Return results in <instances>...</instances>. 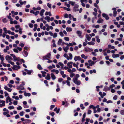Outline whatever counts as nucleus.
Wrapping results in <instances>:
<instances>
[{"label": "nucleus", "mask_w": 124, "mask_h": 124, "mask_svg": "<svg viewBox=\"0 0 124 124\" xmlns=\"http://www.w3.org/2000/svg\"><path fill=\"white\" fill-rule=\"evenodd\" d=\"M69 57L68 56L67 54H64L63 56L65 57L68 60H71L73 57L72 54L71 53H70L69 54Z\"/></svg>", "instance_id": "f257e3e1"}, {"label": "nucleus", "mask_w": 124, "mask_h": 124, "mask_svg": "<svg viewBox=\"0 0 124 124\" xmlns=\"http://www.w3.org/2000/svg\"><path fill=\"white\" fill-rule=\"evenodd\" d=\"M73 81L76 84L78 85H80L81 83L80 81L78 80V78H73Z\"/></svg>", "instance_id": "f03ea898"}, {"label": "nucleus", "mask_w": 124, "mask_h": 124, "mask_svg": "<svg viewBox=\"0 0 124 124\" xmlns=\"http://www.w3.org/2000/svg\"><path fill=\"white\" fill-rule=\"evenodd\" d=\"M51 57V54L49 53L47 54L46 55L43 57V60H48V59L50 58Z\"/></svg>", "instance_id": "7ed1b4c3"}, {"label": "nucleus", "mask_w": 124, "mask_h": 124, "mask_svg": "<svg viewBox=\"0 0 124 124\" xmlns=\"http://www.w3.org/2000/svg\"><path fill=\"white\" fill-rule=\"evenodd\" d=\"M10 55L13 57L14 61H19L20 60V58L19 57H16L15 55L13 54H11Z\"/></svg>", "instance_id": "20e7f679"}, {"label": "nucleus", "mask_w": 124, "mask_h": 124, "mask_svg": "<svg viewBox=\"0 0 124 124\" xmlns=\"http://www.w3.org/2000/svg\"><path fill=\"white\" fill-rule=\"evenodd\" d=\"M85 51L86 52H91L93 51V49L88 47H86L84 48Z\"/></svg>", "instance_id": "39448f33"}, {"label": "nucleus", "mask_w": 124, "mask_h": 124, "mask_svg": "<svg viewBox=\"0 0 124 124\" xmlns=\"http://www.w3.org/2000/svg\"><path fill=\"white\" fill-rule=\"evenodd\" d=\"M76 33L80 38H82L83 37V36L82 35L81 31H77L76 32Z\"/></svg>", "instance_id": "423d86ee"}, {"label": "nucleus", "mask_w": 124, "mask_h": 124, "mask_svg": "<svg viewBox=\"0 0 124 124\" xmlns=\"http://www.w3.org/2000/svg\"><path fill=\"white\" fill-rule=\"evenodd\" d=\"M12 101V100L10 98L9 96H7L6 99V102L8 103L9 102H10Z\"/></svg>", "instance_id": "0eeeda50"}, {"label": "nucleus", "mask_w": 124, "mask_h": 124, "mask_svg": "<svg viewBox=\"0 0 124 124\" xmlns=\"http://www.w3.org/2000/svg\"><path fill=\"white\" fill-rule=\"evenodd\" d=\"M5 101L2 100H0V103H0V107H2L3 106H5Z\"/></svg>", "instance_id": "6e6552de"}, {"label": "nucleus", "mask_w": 124, "mask_h": 124, "mask_svg": "<svg viewBox=\"0 0 124 124\" xmlns=\"http://www.w3.org/2000/svg\"><path fill=\"white\" fill-rule=\"evenodd\" d=\"M73 63L71 61L68 62L67 64V65L69 68H71L72 67V65Z\"/></svg>", "instance_id": "1a4fd4ad"}, {"label": "nucleus", "mask_w": 124, "mask_h": 124, "mask_svg": "<svg viewBox=\"0 0 124 124\" xmlns=\"http://www.w3.org/2000/svg\"><path fill=\"white\" fill-rule=\"evenodd\" d=\"M79 6L77 4H75L73 10L75 11H78L79 10L78 9Z\"/></svg>", "instance_id": "9d476101"}, {"label": "nucleus", "mask_w": 124, "mask_h": 124, "mask_svg": "<svg viewBox=\"0 0 124 124\" xmlns=\"http://www.w3.org/2000/svg\"><path fill=\"white\" fill-rule=\"evenodd\" d=\"M5 59L6 60L8 61L12 60V58L9 55H6L5 57Z\"/></svg>", "instance_id": "9b49d317"}, {"label": "nucleus", "mask_w": 124, "mask_h": 124, "mask_svg": "<svg viewBox=\"0 0 124 124\" xmlns=\"http://www.w3.org/2000/svg\"><path fill=\"white\" fill-rule=\"evenodd\" d=\"M81 57L79 56H75L74 58V59L75 61H79L81 60Z\"/></svg>", "instance_id": "f8f14e48"}, {"label": "nucleus", "mask_w": 124, "mask_h": 124, "mask_svg": "<svg viewBox=\"0 0 124 124\" xmlns=\"http://www.w3.org/2000/svg\"><path fill=\"white\" fill-rule=\"evenodd\" d=\"M112 9L114 11L113 13V16L114 17H115L116 16L117 13V11H116V9L115 8H113Z\"/></svg>", "instance_id": "ddd939ff"}, {"label": "nucleus", "mask_w": 124, "mask_h": 124, "mask_svg": "<svg viewBox=\"0 0 124 124\" xmlns=\"http://www.w3.org/2000/svg\"><path fill=\"white\" fill-rule=\"evenodd\" d=\"M24 70L25 71L27 72V74L29 75H30L31 73L33 72V71L32 70H28L27 69H25Z\"/></svg>", "instance_id": "4468645a"}, {"label": "nucleus", "mask_w": 124, "mask_h": 124, "mask_svg": "<svg viewBox=\"0 0 124 124\" xmlns=\"http://www.w3.org/2000/svg\"><path fill=\"white\" fill-rule=\"evenodd\" d=\"M30 12L31 13L33 14L35 16L37 15L39 13V11H37L36 12H34L33 10H31L30 11Z\"/></svg>", "instance_id": "2eb2a0df"}, {"label": "nucleus", "mask_w": 124, "mask_h": 124, "mask_svg": "<svg viewBox=\"0 0 124 124\" xmlns=\"http://www.w3.org/2000/svg\"><path fill=\"white\" fill-rule=\"evenodd\" d=\"M102 16L105 18L107 20H108L109 19V17L106 14L103 13L102 14Z\"/></svg>", "instance_id": "dca6fc26"}, {"label": "nucleus", "mask_w": 124, "mask_h": 124, "mask_svg": "<svg viewBox=\"0 0 124 124\" xmlns=\"http://www.w3.org/2000/svg\"><path fill=\"white\" fill-rule=\"evenodd\" d=\"M23 55L25 57H27V56H28V53L26 51H23Z\"/></svg>", "instance_id": "f3484780"}, {"label": "nucleus", "mask_w": 124, "mask_h": 124, "mask_svg": "<svg viewBox=\"0 0 124 124\" xmlns=\"http://www.w3.org/2000/svg\"><path fill=\"white\" fill-rule=\"evenodd\" d=\"M110 90V87H108L107 86H104L103 90L105 91H109Z\"/></svg>", "instance_id": "a211bd4d"}, {"label": "nucleus", "mask_w": 124, "mask_h": 124, "mask_svg": "<svg viewBox=\"0 0 124 124\" xmlns=\"http://www.w3.org/2000/svg\"><path fill=\"white\" fill-rule=\"evenodd\" d=\"M4 88L5 89L7 90L8 91L10 92L12 91V89L9 88H8V87L6 86H5L4 87Z\"/></svg>", "instance_id": "6ab92c4d"}, {"label": "nucleus", "mask_w": 124, "mask_h": 124, "mask_svg": "<svg viewBox=\"0 0 124 124\" xmlns=\"http://www.w3.org/2000/svg\"><path fill=\"white\" fill-rule=\"evenodd\" d=\"M17 89L18 90H23L24 89V87L21 85L18 86L17 87Z\"/></svg>", "instance_id": "aec40b11"}, {"label": "nucleus", "mask_w": 124, "mask_h": 124, "mask_svg": "<svg viewBox=\"0 0 124 124\" xmlns=\"http://www.w3.org/2000/svg\"><path fill=\"white\" fill-rule=\"evenodd\" d=\"M112 57L114 58L118 57H119V55L118 54H113L112 55Z\"/></svg>", "instance_id": "412c9836"}, {"label": "nucleus", "mask_w": 124, "mask_h": 124, "mask_svg": "<svg viewBox=\"0 0 124 124\" xmlns=\"http://www.w3.org/2000/svg\"><path fill=\"white\" fill-rule=\"evenodd\" d=\"M103 20L101 18H100L98 19L97 22L98 23H103Z\"/></svg>", "instance_id": "4be33fe9"}, {"label": "nucleus", "mask_w": 124, "mask_h": 124, "mask_svg": "<svg viewBox=\"0 0 124 124\" xmlns=\"http://www.w3.org/2000/svg\"><path fill=\"white\" fill-rule=\"evenodd\" d=\"M20 68V67L19 66H18L16 65H13V67L12 68V69L14 70H17V69H19Z\"/></svg>", "instance_id": "5701e85b"}, {"label": "nucleus", "mask_w": 124, "mask_h": 124, "mask_svg": "<svg viewBox=\"0 0 124 124\" xmlns=\"http://www.w3.org/2000/svg\"><path fill=\"white\" fill-rule=\"evenodd\" d=\"M63 49L64 50V51L66 53L68 51V50L69 49V48L68 46H66L65 47H63Z\"/></svg>", "instance_id": "b1692460"}, {"label": "nucleus", "mask_w": 124, "mask_h": 124, "mask_svg": "<svg viewBox=\"0 0 124 124\" xmlns=\"http://www.w3.org/2000/svg\"><path fill=\"white\" fill-rule=\"evenodd\" d=\"M51 72H55L56 74H58L59 73V71L58 70L53 69L51 70Z\"/></svg>", "instance_id": "393cba45"}, {"label": "nucleus", "mask_w": 124, "mask_h": 124, "mask_svg": "<svg viewBox=\"0 0 124 124\" xmlns=\"http://www.w3.org/2000/svg\"><path fill=\"white\" fill-rule=\"evenodd\" d=\"M45 15L46 16L49 15V16H51L52 15L50 12H48L47 11L46 12Z\"/></svg>", "instance_id": "a878e982"}, {"label": "nucleus", "mask_w": 124, "mask_h": 124, "mask_svg": "<svg viewBox=\"0 0 124 124\" xmlns=\"http://www.w3.org/2000/svg\"><path fill=\"white\" fill-rule=\"evenodd\" d=\"M60 110L59 108L58 109L56 107L54 109V111H56V113L58 114Z\"/></svg>", "instance_id": "bb28decb"}, {"label": "nucleus", "mask_w": 124, "mask_h": 124, "mask_svg": "<svg viewBox=\"0 0 124 124\" xmlns=\"http://www.w3.org/2000/svg\"><path fill=\"white\" fill-rule=\"evenodd\" d=\"M45 12V10L44 9H41L40 12V15L41 16H43V13Z\"/></svg>", "instance_id": "cd10ccee"}, {"label": "nucleus", "mask_w": 124, "mask_h": 124, "mask_svg": "<svg viewBox=\"0 0 124 124\" xmlns=\"http://www.w3.org/2000/svg\"><path fill=\"white\" fill-rule=\"evenodd\" d=\"M45 79L47 80H49L50 79V74L48 73L46 77H45Z\"/></svg>", "instance_id": "c85d7f7f"}, {"label": "nucleus", "mask_w": 124, "mask_h": 124, "mask_svg": "<svg viewBox=\"0 0 124 124\" xmlns=\"http://www.w3.org/2000/svg\"><path fill=\"white\" fill-rule=\"evenodd\" d=\"M51 75L52 78L53 80H54L56 79V77L53 73H52L51 74Z\"/></svg>", "instance_id": "c756f323"}, {"label": "nucleus", "mask_w": 124, "mask_h": 124, "mask_svg": "<svg viewBox=\"0 0 124 124\" xmlns=\"http://www.w3.org/2000/svg\"><path fill=\"white\" fill-rule=\"evenodd\" d=\"M24 95L25 96H28L29 97L31 96V94L30 93H27L25 92H24Z\"/></svg>", "instance_id": "7c9ffc66"}, {"label": "nucleus", "mask_w": 124, "mask_h": 124, "mask_svg": "<svg viewBox=\"0 0 124 124\" xmlns=\"http://www.w3.org/2000/svg\"><path fill=\"white\" fill-rule=\"evenodd\" d=\"M81 56L82 58H84L85 59H87L88 58L87 56H85V55L84 54H82L81 55Z\"/></svg>", "instance_id": "2f4dec72"}, {"label": "nucleus", "mask_w": 124, "mask_h": 124, "mask_svg": "<svg viewBox=\"0 0 124 124\" xmlns=\"http://www.w3.org/2000/svg\"><path fill=\"white\" fill-rule=\"evenodd\" d=\"M89 108H92L93 109H95L96 107L93 105H90L89 107Z\"/></svg>", "instance_id": "473e14b6"}, {"label": "nucleus", "mask_w": 124, "mask_h": 124, "mask_svg": "<svg viewBox=\"0 0 124 124\" xmlns=\"http://www.w3.org/2000/svg\"><path fill=\"white\" fill-rule=\"evenodd\" d=\"M66 30L68 32L71 31H72V29L71 28L67 27L66 28Z\"/></svg>", "instance_id": "72a5a7b5"}, {"label": "nucleus", "mask_w": 124, "mask_h": 124, "mask_svg": "<svg viewBox=\"0 0 124 124\" xmlns=\"http://www.w3.org/2000/svg\"><path fill=\"white\" fill-rule=\"evenodd\" d=\"M62 40L61 39H59L57 43V44L58 45H60L61 44V43H62Z\"/></svg>", "instance_id": "f704fd0d"}, {"label": "nucleus", "mask_w": 124, "mask_h": 124, "mask_svg": "<svg viewBox=\"0 0 124 124\" xmlns=\"http://www.w3.org/2000/svg\"><path fill=\"white\" fill-rule=\"evenodd\" d=\"M86 38L87 39V40H88V41H90L91 39V38L89 36V35L87 34H86Z\"/></svg>", "instance_id": "c9c22d12"}, {"label": "nucleus", "mask_w": 124, "mask_h": 124, "mask_svg": "<svg viewBox=\"0 0 124 124\" xmlns=\"http://www.w3.org/2000/svg\"><path fill=\"white\" fill-rule=\"evenodd\" d=\"M69 3L73 6H74L75 4V2L72 1H69Z\"/></svg>", "instance_id": "e433bc0d"}, {"label": "nucleus", "mask_w": 124, "mask_h": 124, "mask_svg": "<svg viewBox=\"0 0 124 124\" xmlns=\"http://www.w3.org/2000/svg\"><path fill=\"white\" fill-rule=\"evenodd\" d=\"M87 44L90 45H93L95 43L92 41H91L88 42Z\"/></svg>", "instance_id": "4c0bfd02"}, {"label": "nucleus", "mask_w": 124, "mask_h": 124, "mask_svg": "<svg viewBox=\"0 0 124 124\" xmlns=\"http://www.w3.org/2000/svg\"><path fill=\"white\" fill-rule=\"evenodd\" d=\"M41 73L42 74V76L43 77H44L46 76V73L45 71H42Z\"/></svg>", "instance_id": "58836bf2"}, {"label": "nucleus", "mask_w": 124, "mask_h": 124, "mask_svg": "<svg viewBox=\"0 0 124 124\" xmlns=\"http://www.w3.org/2000/svg\"><path fill=\"white\" fill-rule=\"evenodd\" d=\"M95 38L96 39V41L98 43L100 42V39L99 38V36H96L95 37Z\"/></svg>", "instance_id": "ea45409f"}, {"label": "nucleus", "mask_w": 124, "mask_h": 124, "mask_svg": "<svg viewBox=\"0 0 124 124\" xmlns=\"http://www.w3.org/2000/svg\"><path fill=\"white\" fill-rule=\"evenodd\" d=\"M25 121L26 123H30L31 122V120L29 119H25Z\"/></svg>", "instance_id": "a19ab883"}, {"label": "nucleus", "mask_w": 124, "mask_h": 124, "mask_svg": "<svg viewBox=\"0 0 124 124\" xmlns=\"http://www.w3.org/2000/svg\"><path fill=\"white\" fill-rule=\"evenodd\" d=\"M96 62H94L92 61L90 63H89V66H92Z\"/></svg>", "instance_id": "79ce46f5"}, {"label": "nucleus", "mask_w": 124, "mask_h": 124, "mask_svg": "<svg viewBox=\"0 0 124 124\" xmlns=\"http://www.w3.org/2000/svg\"><path fill=\"white\" fill-rule=\"evenodd\" d=\"M14 108V106H10L8 107V108L10 110L13 109Z\"/></svg>", "instance_id": "37998d69"}, {"label": "nucleus", "mask_w": 124, "mask_h": 124, "mask_svg": "<svg viewBox=\"0 0 124 124\" xmlns=\"http://www.w3.org/2000/svg\"><path fill=\"white\" fill-rule=\"evenodd\" d=\"M66 83H67V85L69 87H70V82L68 80H66Z\"/></svg>", "instance_id": "c03bdc74"}, {"label": "nucleus", "mask_w": 124, "mask_h": 124, "mask_svg": "<svg viewBox=\"0 0 124 124\" xmlns=\"http://www.w3.org/2000/svg\"><path fill=\"white\" fill-rule=\"evenodd\" d=\"M72 64H73V66L74 67H76L77 68V69H78V66H77V65H76V64L75 63V62L73 63H73Z\"/></svg>", "instance_id": "a18cd8bd"}, {"label": "nucleus", "mask_w": 124, "mask_h": 124, "mask_svg": "<svg viewBox=\"0 0 124 124\" xmlns=\"http://www.w3.org/2000/svg\"><path fill=\"white\" fill-rule=\"evenodd\" d=\"M18 101H17L15 100L13 101V104L14 105H16L17 104Z\"/></svg>", "instance_id": "49530a36"}, {"label": "nucleus", "mask_w": 124, "mask_h": 124, "mask_svg": "<svg viewBox=\"0 0 124 124\" xmlns=\"http://www.w3.org/2000/svg\"><path fill=\"white\" fill-rule=\"evenodd\" d=\"M15 27L17 29H18L19 30L20 29V28H21L20 27V25H15Z\"/></svg>", "instance_id": "de8ad7c7"}, {"label": "nucleus", "mask_w": 124, "mask_h": 124, "mask_svg": "<svg viewBox=\"0 0 124 124\" xmlns=\"http://www.w3.org/2000/svg\"><path fill=\"white\" fill-rule=\"evenodd\" d=\"M120 113L122 115H124V109L121 110L120 111Z\"/></svg>", "instance_id": "09e8293b"}, {"label": "nucleus", "mask_w": 124, "mask_h": 124, "mask_svg": "<svg viewBox=\"0 0 124 124\" xmlns=\"http://www.w3.org/2000/svg\"><path fill=\"white\" fill-rule=\"evenodd\" d=\"M57 34L55 32L53 33V38H55L56 37H57Z\"/></svg>", "instance_id": "8fccbe9b"}, {"label": "nucleus", "mask_w": 124, "mask_h": 124, "mask_svg": "<svg viewBox=\"0 0 124 124\" xmlns=\"http://www.w3.org/2000/svg\"><path fill=\"white\" fill-rule=\"evenodd\" d=\"M38 68L39 70H42V68L40 64H38Z\"/></svg>", "instance_id": "3c124183"}, {"label": "nucleus", "mask_w": 124, "mask_h": 124, "mask_svg": "<svg viewBox=\"0 0 124 124\" xmlns=\"http://www.w3.org/2000/svg\"><path fill=\"white\" fill-rule=\"evenodd\" d=\"M18 107L17 108V109L18 110H20L22 109V107L20 106H18Z\"/></svg>", "instance_id": "603ef678"}, {"label": "nucleus", "mask_w": 124, "mask_h": 124, "mask_svg": "<svg viewBox=\"0 0 124 124\" xmlns=\"http://www.w3.org/2000/svg\"><path fill=\"white\" fill-rule=\"evenodd\" d=\"M94 5L95 7L97 8L98 10L99 9V7L98 6V5H97V4L95 3H94Z\"/></svg>", "instance_id": "864d4df0"}, {"label": "nucleus", "mask_w": 124, "mask_h": 124, "mask_svg": "<svg viewBox=\"0 0 124 124\" xmlns=\"http://www.w3.org/2000/svg\"><path fill=\"white\" fill-rule=\"evenodd\" d=\"M44 19L45 20H50V17L49 16H46L45 18Z\"/></svg>", "instance_id": "5fc2aeb1"}, {"label": "nucleus", "mask_w": 124, "mask_h": 124, "mask_svg": "<svg viewBox=\"0 0 124 124\" xmlns=\"http://www.w3.org/2000/svg\"><path fill=\"white\" fill-rule=\"evenodd\" d=\"M4 93L5 94V96L7 97L8 96H9V94L7 93V92H4Z\"/></svg>", "instance_id": "6e6d98bb"}, {"label": "nucleus", "mask_w": 124, "mask_h": 124, "mask_svg": "<svg viewBox=\"0 0 124 124\" xmlns=\"http://www.w3.org/2000/svg\"><path fill=\"white\" fill-rule=\"evenodd\" d=\"M8 62L12 65H14V63L13 62H12L11 61H8Z\"/></svg>", "instance_id": "4d7b16f0"}, {"label": "nucleus", "mask_w": 124, "mask_h": 124, "mask_svg": "<svg viewBox=\"0 0 124 124\" xmlns=\"http://www.w3.org/2000/svg\"><path fill=\"white\" fill-rule=\"evenodd\" d=\"M0 59L1 61H4V58L3 57V56L1 55L0 54Z\"/></svg>", "instance_id": "13d9d810"}, {"label": "nucleus", "mask_w": 124, "mask_h": 124, "mask_svg": "<svg viewBox=\"0 0 124 124\" xmlns=\"http://www.w3.org/2000/svg\"><path fill=\"white\" fill-rule=\"evenodd\" d=\"M13 51L17 53H18V50L16 48L14 49H13Z\"/></svg>", "instance_id": "bf43d9fd"}, {"label": "nucleus", "mask_w": 124, "mask_h": 124, "mask_svg": "<svg viewBox=\"0 0 124 124\" xmlns=\"http://www.w3.org/2000/svg\"><path fill=\"white\" fill-rule=\"evenodd\" d=\"M64 39L66 41H68L69 40V37H64Z\"/></svg>", "instance_id": "052dcab7"}, {"label": "nucleus", "mask_w": 124, "mask_h": 124, "mask_svg": "<svg viewBox=\"0 0 124 124\" xmlns=\"http://www.w3.org/2000/svg\"><path fill=\"white\" fill-rule=\"evenodd\" d=\"M67 71L68 72L70 73H72V70L69 68V69H68L67 70Z\"/></svg>", "instance_id": "680f3d73"}, {"label": "nucleus", "mask_w": 124, "mask_h": 124, "mask_svg": "<svg viewBox=\"0 0 124 124\" xmlns=\"http://www.w3.org/2000/svg\"><path fill=\"white\" fill-rule=\"evenodd\" d=\"M70 74V76L71 78L72 77L75 75V74L73 72Z\"/></svg>", "instance_id": "e2e57ef3"}, {"label": "nucleus", "mask_w": 124, "mask_h": 124, "mask_svg": "<svg viewBox=\"0 0 124 124\" xmlns=\"http://www.w3.org/2000/svg\"><path fill=\"white\" fill-rule=\"evenodd\" d=\"M22 29L21 28H20V29L19 30V33L20 34H22V33L23 31H22Z\"/></svg>", "instance_id": "0e129e2a"}, {"label": "nucleus", "mask_w": 124, "mask_h": 124, "mask_svg": "<svg viewBox=\"0 0 124 124\" xmlns=\"http://www.w3.org/2000/svg\"><path fill=\"white\" fill-rule=\"evenodd\" d=\"M64 17L65 18H67L69 17V15L67 14H65L64 15Z\"/></svg>", "instance_id": "69168bd1"}, {"label": "nucleus", "mask_w": 124, "mask_h": 124, "mask_svg": "<svg viewBox=\"0 0 124 124\" xmlns=\"http://www.w3.org/2000/svg\"><path fill=\"white\" fill-rule=\"evenodd\" d=\"M63 80V79L62 78H59L58 81L60 83Z\"/></svg>", "instance_id": "338daca9"}, {"label": "nucleus", "mask_w": 124, "mask_h": 124, "mask_svg": "<svg viewBox=\"0 0 124 124\" xmlns=\"http://www.w3.org/2000/svg\"><path fill=\"white\" fill-rule=\"evenodd\" d=\"M59 34L61 37H63L64 36L63 33L62 31H60L59 32Z\"/></svg>", "instance_id": "774afa93"}]
</instances>
